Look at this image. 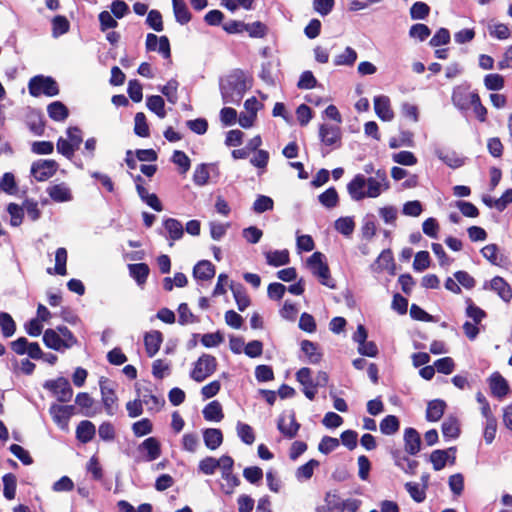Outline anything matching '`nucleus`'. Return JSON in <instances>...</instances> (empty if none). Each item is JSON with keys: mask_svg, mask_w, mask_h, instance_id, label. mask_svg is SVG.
<instances>
[{"mask_svg": "<svg viewBox=\"0 0 512 512\" xmlns=\"http://www.w3.org/2000/svg\"><path fill=\"white\" fill-rule=\"evenodd\" d=\"M390 183L384 170L378 169L373 175L356 174L347 184V192L353 201L378 198L388 191Z\"/></svg>", "mask_w": 512, "mask_h": 512, "instance_id": "nucleus-1", "label": "nucleus"}, {"mask_svg": "<svg viewBox=\"0 0 512 512\" xmlns=\"http://www.w3.org/2000/svg\"><path fill=\"white\" fill-rule=\"evenodd\" d=\"M43 342L50 349L62 351L73 347L77 339L66 326H58L44 331Z\"/></svg>", "mask_w": 512, "mask_h": 512, "instance_id": "nucleus-2", "label": "nucleus"}, {"mask_svg": "<svg viewBox=\"0 0 512 512\" xmlns=\"http://www.w3.org/2000/svg\"><path fill=\"white\" fill-rule=\"evenodd\" d=\"M220 89L224 103H236L242 98L246 84L241 75L233 74L222 80Z\"/></svg>", "mask_w": 512, "mask_h": 512, "instance_id": "nucleus-3", "label": "nucleus"}, {"mask_svg": "<svg viewBox=\"0 0 512 512\" xmlns=\"http://www.w3.org/2000/svg\"><path fill=\"white\" fill-rule=\"evenodd\" d=\"M29 93L38 97L40 95H46L48 97L56 96L59 93V88L56 81L51 77L42 75L34 76L30 79L28 84Z\"/></svg>", "mask_w": 512, "mask_h": 512, "instance_id": "nucleus-4", "label": "nucleus"}, {"mask_svg": "<svg viewBox=\"0 0 512 512\" xmlns=\"http://www.w3.org/2000/svg\"><path fill=\"white\" fill-rule=\"evenodd\" d=\"M324 256L320 252L313 253L307 260V266L320 280L321 284L329 287L334 288V282L330 277V271L327 266V264L324 262Z\"/></svg>", "mask_w": 512, "mask_h": 512, "instance_id": "nucleus-5", "label": "nucleus"}, {"mask_svg": "<svg viewBox=\"0 0 512 512\" xmlns=\"http://www.w3.org/2000/svg\"><path fill=\"white\" fill-rule=\"evenodd\" d=\"M66 138L60 137L57 141V151L67 158L74 155L76 149L82 143V134L77 127H70L66 131Z\"/></svg>", "mask_w": 512, "mask_h": 512, "instance_id": "nucleus-6", "label": "nucleus"}, {"mask_svg": "<svg viewBox=\"0 0 512 512\" xmlns=\"http://www.w3.org/2000/svg\"><path fill=\"white\" fill-rule=\"evenodd\" d=\"M217 362L215 357L209 354H203L195 362L194 368L191 371V378L196 382H203L206 378L216 371Z\"/></svg>", "mask_w": 512, "mask_h": 512, "instance_id": "nucleus-7", "label": "nucleus"}, {"mask_svg": "<svg viewBox=\"0 0 512 512\" xmlns=\"http://www.w3.org/2000/svg\"><path fill=\"white\" fill-rule=\"evenodd\" d=\"M49 413L56 425L61 430L67 431L69 420L74 414V406L53 404L49 409Z\"/></svg>", "mask_w": 512, "mask_h": 512, "instance_id": "nucleus-8", "label": "nucleus"}, {"mask_svg": "<svg viewBox=\"0 0 512 512\" xmlns=\"http://www.w3.org/2000/svg\"><path fill=\"white\" fill-rule=\"evenodd\" d=\"M58 164L54 160H38L31 166V174L37 181H46L57 171Z\"/></svg>", "mask_w": 512, "mask_h": 512, "instance_id": "nucleus-9", "label": "nucleus"}, {"mask_svg": "<svg viewBox=\"0 0 512 512\" xmlns=\"http://www.w3.org/2000/svg\"><path fill=\"white\" fill-rule=\"evenodd\" d=\"M142 455V460L151 462L161 455V444L155 437L145 439L137 448Z\"/></svg>", "mask_w": 512, "mask_h": 512, "instance_id": "nucleus-10", "label": "nucleus"}, {"mask_svg": "<svg viewBox=\"0 0 512 512\" xmlns=\"http://www.w3.org/2000/svg\"><path fill=\"white\" fill-rule=\"evenodd\" d=\"M46 192L54 202L63 203L73 199L72 190L65 182L51 183Z\"/></svg>", "mask_w": 512, "mask_h": 512, "instance_id": "nucleus-11", "label": "nucleus"}, {"mask_svg": "<svg viewBox=\"0 0 512 512\" xmlns=\"http://www.w3.org/2000/svg\"><path fill=\"white\" fill-rule=\"evenodd\" d=\"M146 49L148 51H157L164 58H170V43L166 36L158 37L153 33H149L146 37Z\"/></svg>", "mask_w": 512, "mask_h": 512, "instance_id": "nucleus-12", "label": "nucleus"}, {"mask_svg": "<svg viewBox=\"0 0 512 512\" xmlns=\"http://www.w3.org/2000/svg\"><path fill=\"white\" fill-rule=\"evenodd\" d=\"M45 386L52 390L60 402L69 401L73 395V390L68 380L63 377L50 381Z\"/></svg>", "mask_w": 512, "mask_h": 512, "instance_id": "nucleus-13", "label": "nucleus"}, {"mask_svg": "<svg viewBox=\"0 0 512 512\" xmlns=\"http://www.w3.org/2000/svg\"><path fill=\"white\" fill-rule=\"evenodd\" d=\"M341 136V129L338 125L322 124L319 128L320 140L327 146L339 144Z\"/></svg>", "mask_w": 512, "mask_h": 512, "instance_id": "nucleus-14", "label": "nucleus"}, {"mask_svg": "<svg viewBox=\"0 0 512 512\" xmlns=\"http://www.w3.org/2000/svg\"><path fill=\"white\" fill-rule=\"evenodd\" d=\"M297 381L302 385V391L305 396L312 400L316 395L315 381L312 379L311 370L309 368H301L296 373Z\"/></svg>", "mask_w": 512, "mask_h": 512, "instance_id": "nucleus-15", "label": "nucleus"}, {"mask_svg": "<svg viewBox=\"0 0 512 512\" xmlns=\"http://www.w3.org/2000/svg\"><path fill=\"white\" fill-rule=\"evenodd\" d=\"M374 110L376 115L382 121H392L394 118V112L391 108L390 99L388 96L380 95L374 98Z\"/></svg>", "mask_w": 512, "mask_h": 512, "instance_id": "nucleus-16", "label": "nucleus"}, {"mask_svg": "<svg viewBox=\"0 0 512 512\" xmlns=\"http://www.w3.org/2000/svg\"><path fill=\"white\" fill-rule=\"evenodd\" d=\"M474 95L478 94L475 92H470L469 89L465 86H457L453 89L452 102L457 108L466 110L470 108L472 96Z\"/></svg>", "mask_w": 512, "mask_h": 512, "instance_id": "nucleus-17", "label": "nucleus"}, {"mask_svg": "<svg viewBox=\"0 0 512 512\" xmlns=\"http://www.w3.org/2000/svg\"><path fill=\"white\" fill-rule=\"evenodd\" d=\"M165 236L170 240L169 246L172 247L174 241L183 237L184 228L182 223L174 218H167L163 221Z\"/></svg>", "mask_w": 512, "mask_h": 512, "instance_id": "nucleus-18", "label": "nucleus"}, {"mask_svg": "<svg viewBox=\"0 0 512 512\" xmlns=\"http://www.w3.org/2000/svg\"><path fill=\"white\" fill-rule=\"evenodd\" d=\"M299 428L300 425L297 423L295 415L291 412L283 414L278 421V429L288 438H293Z\"/></svg>", "mask_w": 512, "mask_h": 512, "instance_id": "nucleus-19", "label": "nucleus"}, {"mask_svg": "<svg viewBox=\"0 0 512 512\" xmlns=\"http://www.w3.org/2000/svg\"><path fill=\"white\" fill-rule=\"evenodd\" d=\"M163 342L161 332L153 330L147 332L144 336V345L146 353L149 357H153L160 349Z\"/></svg>", "mask_w": 512, "mask_h": 512, "instance_id": "nucleus-20", "label": "nucleus"}, {"mask_svg": "<svg viewBox=\"0 0 512 512\" xmlns=\"http://www.w3.org/2000/svg\"><path fill=\"white\" fill-rule=\"evenodd\" d=\"M100 390L102 396V402L106 412L109 415H113L116 409L117 397L111 387L107 385L106 381H100Z\"/></svg>", "mask_w": 512, "mask_h": 512, "instance_id": "nucleus-21", "label": "nucleus"}, {"mask_svg": "<svg viewBox=\"0 0 512 512\" xmlns=\"http://www.w3.org/2000/svg\"><path fill=\"white\" fill-rule=\"evenodd\" d=\"M95 425L88 420L81 421L76 428V437L82 443L90 442L95 436Z\"/></svg>", "mask_w": 512, "mask_h": 512, "instance_id": "nucleus-22", "label": "nucleus"}, {"mask_svg": "<svg viewBox=\"0 0 512 512\" xmlns=\"http://www.w3.org/2000/svg\"><path fill=\"white\" fill-rule=\"evenodd\" d=\"M404 440H405V450L411 454L414 455L420 451V436L419 433L413 429L408 428L405 430L404 433Z\"/></svg>", "mask_w": 512, "mask_h": 512, "instance_id": "nucleus-23", "label": "nucleus"}, {"mask_svg": "<svg viewBox=\"0 0 512 512\" xmlns=\"http://www.w3.org/2000/svg\"><path fill=\"white\" fill-rule=\"evenodd\" d=\"M490 287L501 299L509 302L512 298V291L508 283L501 277H494L490 282Z\"/></svg>", "mask_w": 512, "mask_h": 512, "instance_id": "nucleus-24", "label": "nucleus"}, {"mask_svg": "<svg viewBox=\"0 0 512 512\" xmlns=\"http://www.w3.org/2000/svg\"><path fill=\"white\" fill-rule=\"evenodd\" d=\"M203 439L206 447L210 450L217 449L223 442L221 430L216 428H208L203 432Z\"/></svg>", "mask_w": 512, "mask_h": 512, "instance_id": "nucleus-25", "label": "nucleus"}, {"mask_svg": "<svg viewBox=\"0 0 512 512\" xmlns=\"http://www.w3.org/2000/svg\"><path fill=\"white\" fill-rule=\"evenodd\" d=\"M446 403L443 400H432L428 403L426 418L428 421L436 422L444 414Z\"/></svg>", "mask_w": 512, "mask_h": 512, "instance_id": "nucleus-26", "label": "nucleus"}, {"mask_svg": "<svg viewBox=\"0 0 512 512\" xmlns=\"http://www.w3.org/2000/svg\"><path fill=\"white\" fill-rule=\"evenodd\" d=\"M47 112L54 121L62 122L69 115L68 108L60 101H54L47 106Z\"/></svg>", "mask_w": 512, "mask_h": 512, "instance_id": "nucleus-27", "label": "nucleus"}, {"mask_svg": "<svg viewBox=\"0 0 512 512\" xmlns=\"http://www.w3.org/2000/svg\"><path fill=\"white\" fill-rule=\"evenodd\" d=\"M489 381L491 391L495 396L501 398L508 393V383L499 373L492 374Z\"/></svg>", "mask_w": 512, "mask_h": 512, "instance_id": "nucleus-28", "label": "nucleus"}, {"mask_svg": "<svg viewBox=\"0 0 512 512\" xmlns=\"http://www.w3.org/2000/svg\"><path fill=\"white\" fill-rule=\"evenodd\" d=\"M319 465V461L315 459L309 460L307 463L297 468V470L295 471L296 479L299 482H304L311 479L315 469H317Z\"/></svg>", "mask_w": 512, "mask_h": 512, "instance_id": "nucleus-29", "label": "nucleus"}, {"mask_svg": "<svg viewBox=\"0 0 512 512\" xmlns=\"http://www.w3.org/2000/svg\"><path fill=\"white\" fill-rule=\"evenodd\" d=\"M193 273L199 280H209L215 275V267L211 262L202 260L194 267Z\"/></svg>", "mask_w": 512, "mask_h": 512, "instance_id": "nucleus-30", "label": "nucleus"}, {"mask_svg": "<svg viewBox=\"0 0 512 512\" xmlns=\"http://www.w3.org/2000/svg\"><path fill=\"white\" fill-rule=\"evenodd\" d=\"M203 416L208 421L220 422L224 414L222 406L218 401H212L203 409Z\"/></svg>", "mask_w": 512, "mask_h": 512, "instance_id": "nucleus-31", "label": "nucleus"}, {"mask_svg": "<svg viewBox=\"0 0 512 512\" xmlns=\"http://www.w3.org/2000/svg\"><path fill=\"white\" fill-rule=\"evenodd\" d=\"M172 4L176 21L182 25L188 23L191 19V14L184 0H172Z\"/></svg>", "mask_w": 512, "mask_h": 512, "instance_id": "nucleus-32", "label": "nucleus"}, {"mask_svg": "<svg viewBox=\"0 0 512 512\" xmlns=\"http://www.w3.org/2000/svg\"><path fill=\"white\" fill-rule=\"evenodd\" d=\"M266 261L271 266H282L289 263V252L287 250H276L265 253Z\"/></svg>", "mask_w": 512, "mask_h": 512, "instance_id": "nucleus-33", "label": "nucleus"}, {"mask_svg": "<svg viewBox=\"0 0 512 512\" xmlns=\"http://www.w3.org/2000/svg\"><path fill=\"white\" fill-rule=\"evenodd\" d=\"M301 350L305 353L310 363L317 364L320 362L322 354L315 343L304 340L301 343Z\"/></svg>", "mask_w": 512, "mask_h": 512, "instance_id": "nucleus-34", "label": "nucleus"}, {"mask_svg": "<svg viewBox=\"0 0 512 512\" xmlns=\"http://www.w3.org/2000/svg\"><path fill=\"white\" fill-rule=\"evenodd\" d=\"M146 105L148 109L154 112L159 118L163 119L166 117L165 102L161 96H149L147 98Z\"/></svg>", "mask_w": 512, "mask_h": 512, "instance_id": "nucleus-35", "label": "nucleus"}, {"mask_svg": "<svg viewBox=\"0 0 512 512\" xmlns=\"http://www.w3.org/2000/svg\"><path fill=\"white\" fill-rule=\"evenodd\" d=\"M356 60L357 52L351 47H346L342 53L335 56L333 62L336 66H352Z\"/></svg>", "mask_w": 512, "mask_h": 512, "instance_id": "nucleus-36", "label": "nucleus"}, {"mask_svg": "<svg viewBox=\"0 0 512 512\" xmlns=\"http://www.w3.org/2000/svg\"><path fill=\"white\" fill-rule=\"evenodd\" d=\"M130 275L136 280L139 285L146 282L149 274V267L145 263L130 264L129 265Z\"/></svg>", "mask_w": 512, "mask_h": 512, "instance_id": "nucleus-37", "label": "nucleus"}, {"mask_svg": "<svg viewBox=\"0 0 512 512\" xmlns=\"http://www.w3.org/2000/svg\"><path fill=\"white\" fill-rule=\"evenodd\" d=\"M405 488L414 501L421 503L425 500L426 484L407 482Z\"/></svg>", "mask_w": 512, "mask_h": 512, "instance_id": "nucleus-38", "label": "nucleus"}, {"mask_svg": "<svg viewBox=\"0 0 512 512\" xmlns=\"http://www.w3.org/2000/svg\"><path fill=\"white\" fill-rule=\"evenodd\" d=\"M319 202L326 208L331 209L338 205L339 196L335 188L331 187L318 196Z\"/></svg>", "mask_w": 512, "mask_h": 512, "instance_id": "nucleus-39", "label": "nucleus"}, {"mask_svg": "<svg viewBox=\"0 0 512 512\" xmlns=\"http://www.w3.org/2000/svg\"><path fill=\"white\" fill-rule=\"evenodd\" d=\"M3 481V494L6 499L12 500L16 495L17 480L15 475L9 473L5 474L2 478Z\"/></svg>", "mask_w": 512, "mask_h": 512, "instance_id": "nucleus-40", "label": "nucleus"}, {"mask_svg": "<svg viewBox=\"0 0 512 512\" xmlns=\"http://www.w3.org/2000/svg\"><path fill=\"white\" fill-rule=\"evenodd\" d=\"M142 404L147 407L148 411H159L164 400L150 392H145L141 395Z\"/></svg>", "mask_w": 512, "mask_h": 512, "instance_id": "nucleus-41", "label": "nucleus"}, {"mask_svg": "<svg viewBox=\"0 0 512 512\" xmlns=\"http://www.w3.org/2000/svg\"><path fill=\"white\" fill-rule=\"evenodd\" d=\"M399 420L394 415L386 416L380 423V431L385 435H393L399 430Z\"/></svg>", "mask_w": 512, "mask_h": 512, "instance_id": "nucleus-42", "label": "nucleus"}, {"mask_svg": "<svg viewBox=\"0 0 512 512\" xmlns=\"http://www.w3.org/2000/svg\"><path fill=\"white\" fill-rule=\"evenodd\" d=\"M335 229L344 236H350L355 229V222L352 217H341L335 221Z\"/></svg>", "mask_w": 512, "mask_h": 512, "instance_id": "nucleus-43", "label": "nucleus"}, {"mask_svg": "<svg viewBox=\"0 0 512 512\" xmlns=\"http://www.w3.org/2000/svg\"><path fill=\"white\" fill-rule=\"evenodd\" d=\"M222 479L223 482L221 483V489L225 494H232L235 490V488L239 485V479L232 474L231 472H223Z\"/></svg>", "mask_w": 512, "mask_h": 512, "instance_id": "nucleus-44", "label": "nucleus"}, {"mask_svg": "<svg viewBox=\"0 0 512 512\" xmlns=\"http://www.w3.org/2000/svg\"><path fill=\"white\" fill-rule=\"evenodd\" d=\"M459 424L455 418L449 417L442 424V433L447 438H457L459 435Z\"/></svg>", "mask_w": 512, "mask_h": 512, "instance_id": "nucleus-45", "label": "nucleus"}, {"mask_svg": "<svg viewBox=\"0 0 512 512\" xmlns=\"http://www.w3.org/2000/svg\"><path fill=\"white\" fill-rule=\"evenodd\" d=\"M236 430L237 435L245 444L251 445L255 441V435L250 425L238 422Z\"/></svg>", "mask_w": 512, "mask_h": 512, "instance_id": "nucleus-46", "label": "nucleus"}, {"mask_svg": "<svg viewBox=\"0 0 512 512\" xmlns=\"http://www.w3.org/2000/svg\"><path fill=\"white\" fill-rule=\"evenodd\" d=\"M134 131L140 137L149 136V126L146 121V116L142 112H138L134 118Z\"/></svg>", "mask_w": 512, "mask_h": 512, "instance_id": "nucleus-47", "label": "nucleus"}, {"mask_svg": "<svg viewBox=\"0 0 512 512\" xmlns=\"http://www.w3.org/2000/svg\"><path fill=\"white\" fill-rule=\"evenodd\" d=\"M67 251L65 248H58L55 253L54 272L58 275H66Z\"/></svg>", "mask_w": 512, "mask_h": 512, "instance_id": "nucleus-48", "label": "nucleus"}, {"mask_svg": "<svg viewBox=\"0 0 512 512\" xmlns=\"http://www.w3.org/2000/svg\"><path fill=\"white\" fill-rule=\"evenodd\" d=\"M153 425L147 418H143L132 425V431L136 437H143L152 432Z\"/></svg>", "mask_w": 512, "mask_h": 512, "instance_id": "nucleus-49", "label": "nucleus"}, {"mask_svg": "<svg viewBox=\"0 0 512 512\" xmlns=\"http://www.w3.org/2000/svg\"><path fill=\"white\" fill-rule=\"evenodd\" d=\"M0 326L5 337H11L15 333V322L8 313H0Z\"/></svg>", "mask_w": 512, "mask_h": 512, "instance_id": "nucleus-50", "label": "nucleus"}, {"mask_svg": "<svg viewBox=\"0 0 512 512\" xmlns=\"http://www.w3.org/2000/svg\"><path fill=\"white\" fill-rule=\"evenodd\" d=\"M172 162L180 168V173L182 174H185L190 169V159L183 151H174Z\"/></svg>", "mask_w": 512, "mask_h": 512, "instance_id": "nucleus-51", "label": "nucleus"}, {"mask_svg": "<svg viewBox=\"0 0 512 512\" xmlns=\"http://www.w3.org/2000/svg\"><path fill=\"white\" fill-rule=\"evenodd\" d=\"M230 288L233 292L238 309L240 311L245 310L250 305V300L248 296L242 290L241 286H234L233 284H231Z\"/></svg>", "mask_w": 512, "mask_h": 512, "instance_id": "nucleus-52", "label": "nucleus"}, {"mask_svg": "<svg viewBox=\"0 0 512 512\" xmlns=\"http://www.w3.org/2000/svg\"><path fill=\"white\" fill-rule=\"evenodd\" d=\"M392 159L395 163L404 166H413L417 163V158L410 151H400L392 155Z\"/></svg>", "mask_w": 512, "mask_h": 512, "instance_id": "nucleus-53", "label": "nucleus"}, {"mask_svg": "<svg viewBox=\"0 0 512 512\" xmlns=\"http://www.w3.org/2000/svg\"><path fill=\"white\" fill-rule=\"evenodd\" d=\"M210 177L209 169L206 164H200L195 168L193 180L196 185L204 186L208 183Z\"/></svg>", "mask_w": 512, "mask_h": 512, "instance_id": "nucleus-54", "label": "nucleus"}, {"mask_svg": "<svg viewBox=\"0 0 512 512\" xmlns=\"http://www.w3.org/2000/svg\"><path fill=\"white\" fill-rule=\"evenodd\" d=\"M199 444V436L196 433H185L182 437V447L190 453L196 452Z\"/></svg>", "mask_w": 512, "mask_h": 512, "instance_id": "nucleus-55", "label": "nucleus"}, {"mask_svg": "<svg viewBox=\"0 0 512 512\" xmlns=\"http://www.w3.org/2000/svg\"><path fill=\"white\" fill-rule=\"evenodd\" d=\"M449 458L448 452L445 450H435L431 453L430 460L436 471L443 469Z\"/></svg>", "mask_w": 512, "mask_h": 512, "instance_id": "nucleus-56", "label": "nucleus"}, {"mask_svg": "<svg viewBox=\"0 0 512 512\" xmlns=\"http://www.w3.org/2000/svg\"><path fill=\"white\" fill-rule=\"evenodd\" d=\"M484 85L488 90H501L504 87V78L500 74H488L484 77Z\"/></svg>", "mask_w": 512, "mask_h": 512, "instance_id": "nucleus-57", "label": "nucleus"}, {"mask_svg": "<svg viewBox=\"0 0 512 512\" xmlns=\"http://www.w3.org/2000/svg\"><path fill=\"white\" fill-rule=\"evenodd\" d=\"M434 367L439 373L451 374L455 368V363L451 357H444L434 362Z\"/></svg>", "mask_w": 512, "mask_h": 512, "instance_id": "nucleus-58", "label": "nucleus"}, {"mask_svg": "<svg viewBox=\"0 0 512 512\" xmlns=\"http://www.w3.org/2000/svg\"><path fill=\"white\" fill-rule=\"evenodd\" d=\"M430 265V256L427 251H420L416 253L414 262H413V268L414 270L421 272L425 269H427Z\"/></svg>", "mask_w": 512, "mask_h": 512, "instance_id": "nucleus-59", "label": "nucleus"}, {"mask_svg": "<svg viewBox=\"0 0 512 512\" xmlns=\"http://www.w3.org/2000/svg\"><path fill=\"white\" fill-rule=\"evenodd\" d=\"M482 255L492 264H499L501 256L498 253V247L495 244H489L482 248Z\"/></svg>", "mask_w": 512, "mask_h": 512, "instance_id": "nucleus-60", "label": "nucleus"}, {"mask_svg": "<svg viewBox=\"0 0 512 512\" xmlns=\"http://www.w3.org/2000/svg\"><path fill=\"white\" fill-rule=\"evenodd\" d=\"M177 89L178 82L174 79L168 81L166 85L161 88V92L167 97L168 101L172 104L177 102Z\"/></svg>", "mask_w": 512, "mask_h": 512, "instance_id": "nucleus-61", "label": "nucleus"}, {"mask_svg": "<svg viewBox=\"0 0 512 512\" xmlns=\"http://www.w3.org/2000/svg\"><path fill=\"white\" fill-rule=\"evenodd\" d=\"M199 471L205 475H212L218 469L217 459L206 457L199 462Z\"/></svg>", "mask_w": 512, "mask_h": 512, "instance_id": "nucleus-62", "label": "nucleus"}, {"mask_svg": "<svg viewBox=\"0 0 512 512\" xmlns=\"http://www.w3.org/2000/svg\"><path fill=\"white\" fill-rule=\"evenodd\" d=\"M53 35L55 37L65 34L69 30V22L64 16H56L52 20Z\"/></svg>", "mask_w": 512, "mask_h": 512, "instance_id": "nucleus-63", "label": "nucleus"}, {"mask_svg": "<svg viewBox=\"0 0 512 512\" xmlns=\"http://www.w3.org/2000/svg\"><path fill=\"white\" fill-rule=\"evenodd\" d=\"M11 453L17 457L24 465L32 464L33 460L29 452L18 444H12L10 446Z\"/></svg>", "mask_w": 512, "mask_h": 512, "instance_id": "nucleus-64", "label": "nucleus"}]
</instances>
